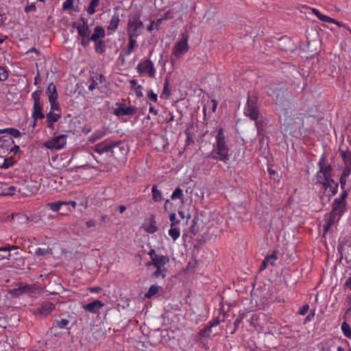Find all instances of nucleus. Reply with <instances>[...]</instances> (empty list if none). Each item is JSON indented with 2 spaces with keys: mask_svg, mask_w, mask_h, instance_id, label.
<instances>
[{
  "mask_svg": "<svg viewBox=\"0 0 351 351\" xmlns=\"http://www.w3.org/2000/svg\"><path fill=\"white\" fill-rule=\"evenodd\" d=\"M348 196L346 191L343 190L339 198L335 199L332 203V208L330 213L325 215V231H328L330 227L337 222L346 211V199Z\"/></svg>",
  "mask_w": 351,
  "mask_h": 351,
  "instance_id": "f257e3e1",
  "label": "nucleus"
},
{
  "mask_svg": "<svg viewBox=\"0 0 351 351\" xmlns=\"http://www.w3.org/2000/svg\"><path fill=\"white\" fill-rule=\"evenodd\" d=\"M216 143L214 144L213 151L210 157L215 160H219L227 162L230 160L229 149L225 141L223 129L220 128L215 136Z\"/></svg>",
  "mask_w": 351,
  "mask_h": 351,
  "instance_id": "f03ea898",
  "label": "nucleus"
},
{
  "mask_svg": "<svg viewBox=\"0 0 351 351\" xmlns=\"http://www.w3.org/2000/svg\"><path fill=\"white\" fill-rule=\"evenodd\" d=\"M148 254L150 256L152 261L148 262L147 266L152 265L156 268L153 276L156 278L160 277L165 278L167 271L165 265L169 263V258L164 255L158 254L154 250H151Z\"/></svg>",
  "mask_w": 351,
  "mask_h": 351,
  "instance_id": "7ed1b4c3",
  "label": "nucleus"
},
{
  "mask_svg": "<svg viewBox=\"0 0 351 351\" xmlns=\"http://www.w3.org/2000/svg\"><path fill=\"white\" fill-rule=\"evenodd\" d=\"M144 24L141 20V14L136 12L128 16L127 23V34L128 37L136 38L142 34Z\"/></svg>",
  "mask_w": 351,
  "mask_h": 351,
  "instance_id": "20e7f679",
  "label": "nucleus"
},
{
  "mask_svg": "<svg viewBox=\"0 0 351 351\" xmlns=\"http://www.w3.org/2000/svg\"><path fill=\"white\" fill-rule=\"evenodd\" d=\"M319 170L317 173V180L318 182H322V180H329L331 177V166L327 162L325 156H322L319 161Z\"/></svg>",
  "mask_w": 351,
  "mask_h": 351,
  "instance_id": "39448f33",
  "label": "nucleus"
},
{
  "mask_svg": "<svg viewBox=\"0 0 351 351\" xmlns=\"http://www.w3.org/2000/svg\"><path fill=\"white\" fill-rule=\"evenodd\" d=\"M129 152L128 145L123 141L112 142L110 153L117 160L124 159Z\"/></svg>",
  "mask_w": 351,
  "mask_h": 351,
  "instance_id": "423d86ee",
  "label": "nucleus"
},
{
  "mask_svg": "<svg viewBox=\"0 0 351 351\" xmlns=\"http://www.w3.org/2000/svg\"><path fill=\"white\" fill-rule=\"evenodd\" d=\"M188 39L189 36L186 33L181 34V38L175 44L173 48L172 56L179 58L189 51Z\"/></svg>",
  "mask_w": 351,
  "mask_h": 351,
  "instance_id": "0eeeda50",
  "label": "nucleus"
},
{
  "mask_svg": "<svg viewBox=\"0 0 351 351\" xmlns=\"http://www.w3.org/2000/svg\"><path fill=\"white\" fill-rule=\"evenodd\" d=\"M256 102L257 98L254 95H248L247 105L244 110V114L254 121L257 120L259 114Z\"/></svg>",
  "mask_w": 351,
  "mask_h": 351,
  "instance_id": "6e6552de",
  "label": "nucleus"
},
{
  "mask_svg": "<svg viewBox=\"0 0 351 351\" xmlns=\"http://www.w3.org/2000/svg\"><path fill=\"white\" fill-rule=\"evenodd\" d=\"M40 90H36L32 95L34 100L32 117L34 119H43L45 118V115L42 112L43 105L40 102Z\"/></svg>",
  "mask_w": 351,
  "mask_h": 351,
  "instance_id": "1a4fd4ad",
  "label": "nucleus"
},
{
  "mask_svg": "<svg viewBox=\"0 0 351 351\" xmlns=\"http://www.w3.org/2000/svg\"><path fill=\"white\" fill-rule=\"evenodd\" d=\"M67 135L62 134L47 141L45 145L48 149H60L66 143Z\"/></svg>",
  "mask_w": 351,
  "mask_h": 351,
  "instance_id": "9d476101",
  "label": "nucleus"
},
{
  "mask_svg": "<svg viewBox=\"0 0 351 351\" xmlns=\"http://www.w3.org/2000/svg\"><path fill=\"white\" fill-rule=\"evenodd\" d=\"M137 71L140 74L147 73L149 77H154L156 73L154 64L149 59L141 62L137 66Z\"/></svg>",
  "mask_w": 351,
  "mask_h": 351,
  "instance_id": "9b49d317",
  "label": "nucleus"
},
{
  "mask_svg": "<svg viewBox=\"0 0 351 351\" xmlns=\"http://www.w3.org/2000/svg\"><path fill=\"white\" fill-rule=\"evenodd\" d=\"M36 292L37 288L36 286L23 284H20L18 288L10 290V293L16 296H19L24 293H27L32 296L36 294Z\"/></svg>",
  "mask_w": 351,
  "mask_h": 351,
  "instance_id": "f8f14e48",
  "label": "nucleus"
},
{
  "mask_svg": "<svg viewBox=\"0 0 351 351\" xmlns=\"http://www.w3.org/2000/svg\"><path fill=\"white\" fill-rule=\"evenodd\" d=\"M104 306V304L100 300H96L92 302L83 306V308L91 313L97 314L101 308Z\"/></svg>",
  "mask_w": 351,
  "mask_h": 351,
  "instance_id": "ddd939ff",
  "label": "nucleus"
},
{
  "mask_svg": "<svg viewBox=\"0 0 351 351\" xmlns=\"http://www.w3.org/2000/svg\"><path fill=\"white\" fill-rule=\"evenodd\" d=\"M111 144V141L106 140L103 142L96 144L94 147V151L99 154H101L104 152H110Z\"/></svg>",
  "mask_w": 351,
  "mask_h": 351,
  "instance_id": "4468645a",
  "label": "nucleus"
},
{
  "mask_svg": "<svg viewBox=\"0 0 351 351\" xmlns=\"http://www.w3.org/2000/svg\"><path fill=\"white\" fill-rule=\"evenodd\" d=\"M105 35L104 29L101 26H96L93 34L90 36V39L95 43L101 40L105 37Z\"/></svg>",
  "mask_w": 351,
  "mask_h": 351,
  "instance_id": "2eb2a0df",
  "label": "nucleus"
},
{
  "mask_svg": "<svg viewBox=\"0 0 351 351\" xmlns=\"http://www.w3.org/2000/svg\"><path fill=\"white\" fill-rule=\"evenodd\" d=\"M11 219L14 223L18 225H27L29 217L24 213H16L11 215Z\"/></svg>",
  "mask_w": 351,
  "mask_h": 351,
  "instance_id": "dca6fc26",
  "label": "nucleus"
},
{
  "mask_svg": "<svg viewBox=\"0 0 351 351\" xmlns=\"http://www.w3.org/2000/svg\"><path fill=\"white\" fill-rule=\"evenodd\" d=\"M55 308V306L53 303L47 302H45L42 304V306L38 308V312L40 315L43 316H47Z\"/></svg>",
  "mask_w": 351,
  "mask_h": 351,
  "instance_id": "f3484780",
  "label": "nucleus"
},
{
  "mask_svg": "<svg viewBox=\"0 0 351 351\" xmlns=\"http://www.w3.org/2000/svg\"><path fill=\"white\" fill-rule=\"evenodd\" d=\"M145 230L148 233H154L158 230L156 227V222L153 216H152L148 221L143 224Z\"/></svg>",
  "mask_w": 351,
  "mask_h": 351,
  "instance_id": "a211bd4d",
  "label": "nucleus"
},
{
  "mask_svg": "<svg viewBox=\"0 0 351 351\" xmlns=\"http://www.w3.org/2000/svg\"><path fill=\"white\" fill-rule=\"evenodd\" d=\"M83 24L81 27H77V33L81 37H90V30L88 27L87 21L82 19Z\"/></svg>",
  "mask_w": 351,
  "mask_h": 351,
  "instance_id": "6ab92c4d",
  "label": "nucleus"
},
{
  "mask_svg": "<svg viewBox=\"0 0 351 351\" xmlns=\"http://www.w3.org/2000/svg\"><path fill=\"white\" fill-rule=\"evenodd\" d=\"M325 187L326 189H330L332 195H335L337 192L338 184L331 178L329 180H322L321 182Z\"/></svg>",
  "mask_w": 351,
  "mask_h": 351,
  "instance_id": "aec40b11",
  "label": "nucleus"
},
{
  "mask_svg": "<svg viewBox=\"0 0 351 351\" xmlns=\"http://www.w3.org/2000/svg\"><path fill=\"white\" fill-rule=\"evenodd\" d=\"M279 47L282 50L286 51L293 52L294 51V46L291 41L288 38L280 39Z\"/></svg>",
  "mask_w": 351,
  "mask_h": 351,
  "instance_id": "412c9836",
  "label": "nucleus"
},
{
  "mask_svg": "<svg viewBox=\"0 0 351 351\" xmlns=\"http://www.w3.org/2000/svg\"><path fill=\"white\" fill-rule=\"evenodd\" d=\"M119 22H120V19H119V15L118 13H115L111 18L110 21V23L108 25V27L107 29L108 30H111L112 32H114L119 25Z\"/></svg>",
  "mask_w": 351,
  "mask_h": 351,
  "instance_id": "4be33fe9",
  "label": "nucleus"
},
{
  "mask_svg": "<svg viewBox=\"0 0 351 351\" xmlns=\"http://www.w3.org/2000/svg\"><path fill=\"white\" fill-rule=\"evenodd\" d=\"M47 93L48 94L49 100L57 99L58 92L56 86L53 83H50L47 88Z\"/></svg>",
  "mask_w": 351,
  "mask_h": 351,
  "instance_id": "5701e85b",
  "label": "nucleus"
},
{
  "mask_svg": "<svg viewBox=\"0 0 351 351\" xmlns=\"http://www.w3.org/2000/svg\"><path fill=\"white\" fill-rule=\"evenodd\" d=\"M107 134V129L103 128L101 130H98L95 131L91 136L89 137V141L91 143H94L96 141L101 138Z\"/></svg>",
  "mask_w": 351,
  "mask_h": 351,
  "instance_id": "b1692460",
  "label": "nucleus"
},
{
  "mask_svg": "<svg viewBox=\"0 0 351 351\" xmlns=\"http://www.w3.org/2000/svg\"><path fill=\"white\" fill-rule=\"evenodd\" d=\"M135 112V108L132 106H128L125 108H119L115 110L114 113L117 115H131Z\"/></svg>",
  "mask_w": 351,
  "mask_h": 351,
  "instance_id": "393cba45",
  "label": "nucleus"
},
{
  "mask_svg": "<svg viewBox=\"0 0 351 351\" xmlns=\"http://www.w3.org/2000/svg\"><path fill=\"white\" fill-rule=\"evenodd\" d=\"M312 12L322 21L326 22V23L334 22V19H332L328 16H326L325 14H322L316 8H312Z\"/></svg>",
  "mask_w": 351,
  "mask_h": 351,
  "instance_id": "a878e982",
  "label": "nucleus"
},
{
  "mask_svg": "<svg viewBox=\"0 0 351 351\" xmlns=\"http://www.w3.org/2000/svg\"><path fill=\"white\" fill-rule=\"evenodd\" d=\"M12 249L15 247H10L9 245H2L0 246V259L6 258L10 256V252Z\"/></svg>",
  "mask_w": 351,
  "mask_h": 351,
  "instance_id": "bb28decb",
  "label": "nucleus"
},
{
  "mask_svg": "<svg viewBox=\"0 0 351 351\" xmlns=\"http://www.w3.org/2000/svg\"><path fill=\"white\" fill-rule=\"evenodd\" d=\"M1 189L0 195H12L16 191V188L14 186H8L7 185H2Z\"/></svg>",
  "mask_w": 351,
  "mask_h": 351,
  "instance_id": "cd10ccee",
  "label": "nucleus"
},
{
  "mask_svg": "<svg viewBox=\"0 0 351 351\" xmlns=\"http://www.w3.org/2000/svg\"><path fill=\"white\" fill-rule=\"evenodd\" d=\"M218 324H219L218 321H215V322L211 323L209 326H207V327L204 328V330H200L198 333V335L200 337H209L210 334L211 332V328L216 326Z\"/></svg>",
  "mask_w": 351,
  "mask_h": 351,
  "instance_id": "c85d7f7f",
  "label": "nucleus"
},
{
  "mask_svg": "<svg viewBox=\"0 0 351 351\" xmlns=\"http://www.w3.org/2000/svg\"><path fill=\"white\" fill-rule=\"evenodd\" d=\"M14 143V141L12 137L10 136H2L0 138V147L1 148H8V147Z\"/></svg>",
  "mask_w": 351,
  "mask_h": 351,
  "instance_id": "c756f323",
  "label": "nucleus"
},
{
  "mask_svg": "<svg viewBox=\"0 0 351 351\" xmlns=\"http://www.w3.org/2000/svg\"><path fill=\"white\" fill-rule=\"evenodd\" d=\"M3 133H8L10 135L14 136V138H18L21 136V134L19 130L12 128L0 130V134Z\"/></svg>",
  "mask_w": 351,
  "mask_h": 351,
  "instance_id": "7c9ffc66",
  "label": "nucleus"
},
{
  "mask_svg": "<svg viewBox=\"0 0 351 351\" xmlns=\"http://www.w3.org/2000/svg\"><path fill=\"white\" fill-rule=\"evenodd\" d=\"M128 40H129L128 45L127 49H125V54L128 56L131 54L134 47L136 45V38L128 37Z\"/></svg>",
  "mask_w": 351,
  "mask_h": 351,
  "instance_id": "2f4dec72",
  "label": "nucleus"
},
{
  "mask_svg": "<svg viewBox=\"0 0 351 351\" xmlns=\"http://www.w3.org/2000/svg\"><path fill=\"white\" fill-rule=\"evenodd\" d=\"M66 202L58 201V202H56L49 203L47 204V206L51 210H52L53 211L56 212V211H58L60 209L62 206H64V205H66Z\"/></svg>",
  "mask_w": 351,
  "mask_h": 351,
  "instance_id": "473e14b6",
  "label": "nucleus"
},
{
  "mask_svg": "<svg viewBox=\"0 0 351 351\" xmlns=\"http://www.w3.org/2000/svg\"><path fill=\"white\" fill-rule=\"evenodd\" d=\"M99 0H91L88 6L86 8V11L88 14L92 15L95 12V8L99 5Z\"/></svg>",
  "mask_w": 351,
  "mask_h": 351,
  "instance_id": "72a5a7b5",
  "label": "nucleus"
},
{
  "mask_svg": "<svg viewBox=\"0 0 351 351\" xmlns=\"http://www.w3.org/2000/svg\"><path fill=\"white\" fill-rule=\"evenodd\" d=\"M160 289V287H159L158 285H152L149 287L148 291L145 293V296L147 298H151L152 297H153L154 295H156Z\"/></svg>",
  "mask_w": 351,
  "mask_h": 351,
  "instance_id": "f704fd0d",
  "label": "nucleus"
},
{
  "mask_svg": "<svg viewBox=\"0 0 351 351\" xmlns=\"http://www.w3.org/2000/svg\"><path fill=\"white\" fill-rule=\"evenodd\" d=\"M153 199L155 202H160L162 200V193L157 189L156 185H154L152 189Z\"/></svg>",
  "mask_w": 351,
  "mask_h": 351,
  "instance_id": "c9c22d12",
  "label": "nucleus"
},
{
  "mask_svg": "<svg viewBox=\"0 0 351 351\" xmlns=\"http://www.w3.org/2000/svg\"><path fill=\"white\" fill-rule=\"evenodd\" d=\"M95 49L98 53H103L106 50V45L103 40L95 42Z\"/></svg>",
  "mask_w": 351,
  "mask_h": 351,
  "instance_id": "e433bc0d",
  "label": "nucleus"
},
{
  "mask_svg": "<svg viewBox=\"0 0 351 351\" xmlns=\"http://www.w3.org/2000/svg\"><path fill=\"white\" fill-rule=\"evenodd\" d=\"M60 117V115L50 111L47 114V120L49 123L56 122Z\"/></svg>",
  "mask_w": 351,
  "mask_h": 351,
  "instance_id": "4c0bfd02",
  "label": "nucleus"
},
{
  "mask_svg": "<svg viewBox=\"0 0 351 351\" xmlns=\"http://www.w3.org/2000/svg\"><path fill=\"white\" fill-rule=\"evenodd\" d=\"M341 330L346 337L351 338V328L347 322H344L342 323Z\"/></svg>",
  "mask_w": 351,
  "mask_h": 351,
  "instance_id": "58836bf2",
  "label": "nucleus"
},
{
  "mask_svg": "<svg viewBox=\"0 0 351 351\" xmlns=\"http://www.w3.org/2000/svg\"><path fill=\"white\" fill-rule=\"evenodd\" d=\"M339 153L344 161V163L351 160V153L348 150H343L341 148L339 149Z\"/></svg>",
  "mask_w": 351,
  "mask_h": 351,
  "instance_id": "ea45409f",
  "label": "nucleus"
},
{
  "mask_svg": "<svg viewBox=\"0 0 351 351\" xmlns=\"http://www.w3.org/2000/svg\"><path fill=\"white\" fill-rule=\"evenodd\" d=\"M171 199H179L182 200L184 199L182 190L179 187L176 188L171 195Z\"/></svg>",
  "mask_w": 351,
  "mask_h": 351,
  "instance_id": "a19ab883",
  "label": "nucleus"
},
{
  "mask_svg": "<svg viewBox=\"0 0 351 351\" xmlns=\"http://www.w3.org/2000/svg\"><path fill=\"white\" fill-rule=\"evenodd\" d=\"M14 160L10 157V158H5L4 159L3 163L1 165V169H8L14 165Z\"/></svg>",
  "mask_w": 351,
  "mask_h": 351,
  "instance_id": "79ce46f5",
  "label": "nucleus"
},
{
  "mask_svg": "<svg viewBox=\"0 0 351 351\" xmlns=\"http://www.w3.org/2000/svg\"><path fill=\"white\" fill-rule=\"evenodd\" d=\"M170 95V89H169V80L167 79L165 80V82L164 84L162 93L161 94V97H163V95H166V97H168Z\"/></svg>",
  "mask_w": 351,
  "mask_h": 351,
  "instance_id": "37998d69",
  "label": "nucleus"
},
{
  "mask_svg": "<svg viewBox=\"0 0 351 351\" xmlns=\"http://www.w3.org/2000/svg\"><path fill=\"white\" fill-rule=\"evenodd\" d=\"M169 234L171 236L173 240H176L180 236V232L177 228H170L169 230Z\"/></svg>",
  "mask_w": 351,
  "mask_h": 351,
  "instance_id": "c03bdc74",
  "label": "nucleus"
},
{
  "mask_svg": "<svg viewBox=\"0 0 351 351\" xmlns=\"http://www.w3.org/2000/svg\"><path fill=\"white\" fill-rule=\"evenodd\" d=\"M69 324V320L66 319H62L56 322V324L60 328H65Z\"/></svg>",
  "mask_w": 351,
  "mask_h": 351,
  "instance_id": "a18cd8bd",
  "label": "nucleus"
},
{
  "mask_svg": "<svg viewBox=\"0 0 351 351\" xmlns=\"http://www.w3.org/2000/svg\"><path fill=\"white\" fill-rule=\"evenodd\" d=\"M265 259H268L269 265H274L275 261L278 259V256H277L276 252H274L271 255L267 256L265 257Z\"/></svg>",
  "mask_w": 351,
  "mask_h": 351,
  "instance_id": "49530a36",
  "label": "nucleus"
},
{
  "mask_svg": "<svg viewBox=\"0 0 351 351\" xmlns=\"http://www.w3.org/2000/svg\"><path fill=\"white\" fill-rule=\"evenodd\" d=\"M73 1L74 0H66L62 4L63 10H73Z\"/></svg>",
  "mask_w": 351,
  "mask_h": 351,
  "instance_id": "de8ad7c7",
  "label": "nucleus"
},
{
  "mask_svg": "<svg viewBox=\"0 0 351 351\" xmlns=\"http://www.w3.org/2000/svg\"><path fill=\"white\" fill-rule=\"evenodd\" d=\"M8 74L7 71L2 66H0V81H5L8 79Z\"/></svg>",
  "mask_w": 351,
  "mask_h": 351,
  "instance_id": "09e8293b",
  "label": "nucleus"
},
{
  "mask_svg": "<svg viewBox=\"0 0 351 351\" xmlns=\"http://www.w3.org/2000/svg\"><path fill=\"white\" fill-rule=\"evenodd\" d=\"M49 101L51 105V110H60V106H59V104L57 102V99L49 100Z\"/></svg>",
  "mask_w": 351,
  "mask_h": 351,
  "instance_id": "8fccbe9b",
  "label": "nucleus"
},
{
  "mask_svg": "<svg viewBox=\"0 0 351 351\" xmlns=\"http://www.w3.org/2000/svg\"><path fill=\"white\" fill-rule=\"evenodd\" d=\"M27 187H28V185L23 186L21 189H19V191L21 192L23 195L28 196V195H30L31 193H34V191H36L37 190V189L35 187L34 191H27L26 190V189H27Z\"/></svg>",
  "mask_w": 351,
  "mask_h": 351,
  "instance_id": "3c124183",
  "label": "nucleus"
},
{
  "mask_svg": "<svg viewBox=\"0 0 351 351\" xmlns=\"http://www.w3.org/2000/svg\"><path fill=\"white\" fill-rule=\"evenodd\" d=\"M147 97L154 102H156L158 100V96L153 92L152 90H149L147 93Z\"/></svg>",
  "mask_w": 351,
  "mask_h": 351,
  "instance_id": "603ef678",
  "label": "nucleus"
},
{
  "mask_svg": "<svg viewBox=\"0 0 351 351\" xmlns=\"http://www.w3.org/2000/svg\"><path fill=\"white\" fill-rule=\"evenodd\" d=\"M136 93L137 97H142L143 96L142 90V86L138 85L133 89Z\"/></svg>",
  "mask_w": 351,
  "mask_h": 351,
  "instance_id": "864d4df0",
  "label": "nucleus"
},
{
  "mask_svg": "<svg viewBox=\"0 0 351 351\" xmlns=\"http://www.w3.org/2000/svg\"><path fill=\"white\" fill-rule=\"evenodd\" d=\"M90 41H91L90 37H82L81 45L86 47L88 45Z\"/></svg>",
  "mask_w": 351,
  "mask_h": 351,
  "instance_id": "5fc2aeb1",
  "label": "nucleus"
},
{
  "mask_svg": "<svg viewBox=\"0 0 351 351\" xmlns=\"http://www.w3.org/2000/svg\"><path fill=\"white\" fill-rule=\"evenodd\" d=\"M36 10V5L34 3H32L31 5H27L25 8V11L26 12H35Z\"/></svg>",
  "mask_w": 351,
  "mask_h": 351,
  "instance_id": "6e6d98bb",
  "label": "nucleus"
},
{
  "mask_svg": "<svg viewBox=\"0 0 351 351\" xmlns=\"http://www.w3.org/2000/svg\"><path fill=\"white\" fill-rule=\"evenodd\" d=\"M351 173V169L349 167H346L343 169L341 176L347 178L350 176Z\"/></svg>",
  "mask_w": 351,
  "mask_h": 351,
  "instance_id": "4d7b16f0",
  "label": "nucleus"
},
{
  "mask_svg": "<svg viewBox=\"0 0 351 351\" xmlns=\"http://www.w3.org/2000/svg\"><path fill=\"white\" fill-rule=\"evenodd\" d=\"M185 134L186 135V142H187V144H189L191 142H193V138L191 135V132L189 130H186L185 131Z\"/></svg>",
  "mask_w": 351,
  "mask_h": 351,
  "instance_id": "13d9d810",
  "label": "nucleus"
},
{
  "mask_svg": "<svg viewBox=\"0 0 351 351\" xmlns=\"http://www.w3.org/2000/svg\"><path fill=\"white\" fill-rule=\"evenodd\" d=\"M332 23H334V24L337 25L339 27H345L347 30H348V31H350L351 32V30H350L349 27H346V25H344L343 23H342L341 22H339V21H336L335 19H334V22H332Z\"/></svg>",
  "mask_w": 351,
  "mask_h": 351,
  "instance_id": "bf43d9fd",
  "label": "nucleus"
},
{
  "mask_svg": "<svg viewBox=\"0 0 351 351\" xmlns=\"http://www.w3.org/2000/svg\"><path fill=\"white\" fill-rule=\"evenodd\" d=\"M269 265L268 263V259H264V261L262 263V265L261 266L260 270H264L266 269V267Z\"/></svg>",
  "mask_w": 351,
  "mask_h": 351,
  "instance_id": "052dcab7",
  "label": "nucleus"
},
{
  "mask_svg": "<svg viewBox=\"0 0 351 351\" xmlns=\"http://www.w3.org/2000/svg\"><path fill=\"white\" fill-rule=\"evenodd\" d=\"M339 182H340V184H341V189H344V186L346 184V178L345 177H343L341 176L340 177V179H339Z\"/></svg>",
  "mask_w": 351,
  "mask_h": 351,
  "instance_id": "680f3d73",
  "label": "nucleus"
},
{
  "mask_svg": "<svg viewBox=\"0 0 351 351\" xmlns=\"http://www.w3.org/2000/svg\"><path fill=\"white\" fill-rule=\"evenodd\" d=\"M308 305L303 306L300 311V314L302 315H305L308 312Z\"/></svg>",
  "mask_w": 351,
  "mask_h": 351,
  "instance_id": "e2e57ef3",
  "label": "nucleus"
},
{
  "mask_svg": "<svg viewBox=\"0 0 351 351\" xmlns=\"http://www.w3.org/2000/svg\"><path fill=\"white\" fill-rule=\"evenodd\" d=\"M96 225V221L93 219H90L86 222V226L89 228L94 227Z\"/></svg>",
  "mask_w": 351,
  "mask_h": 351,
  "instance_id": "0e129e2a",
  "label": "nucleus"
},
{
  "mask_svg": "<svg viewBox=\"0 0 351 351\" xmlns=\"http://www.w3.org/2000/svg\"><path fill=\"white\" fill-rule=\"evenodd\" d=\"M348 306L347 313L351 312V295H348Z\"/></svg>",
  "mask_w": 351,
  "mask_h": 351,
  "instance_id": "69168bd1",
  "label": "nucleus"
},
{
  "mask_svg": "<svg viewBox=\"0 0 351 351\" xmlns=\"http://www.w3.org/2000/svg\"><path fill=\"white\" fill-rule=\"evenodd\" d=\"M89 290L93 293H98L101 290V288L99 287H90Z\"/></svg>",
  "mask_w": 351,
  "mask_h": 351,
  "instance_id": "338daca9",
  "label": "nucleus"
},
{
  "mask_svg": "<svg viewBox=\"0 0 351 351\" xmlns=\"http://www.w3.org/2000/svg\"><path fill=\"white\" fill-rule=\"evenodd\" d=\"M149 112L150 113L154 114V115H156L158 114V111L152 105H150L149 106Z\"/></svg>",
  "mask_w": 351,
  "mask_h": 351,
  "instance_id": "774afa93",
  "label": "nucleus"
}]
</instances>
